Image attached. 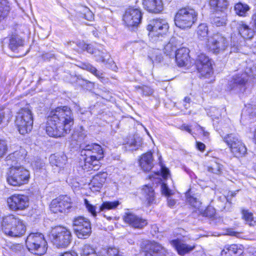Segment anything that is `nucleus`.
I'll return each mask as SVG.
<instances>
[{
	"label": "nucleus",
	"mask_w": 256,
	"mask_h": 256,
	"mask_svg": "<svg viewBox=\"0 0 256 256\" xmlns=\"http://www.w3.org/2000/svg\"><path fill=\"white\" fill-rule=\"evenodd\" d=\"M197 16V13L194 9L182 8L175 16V24L182 29L190 28L196 20Z\"/></svg>",
	"instance_id": "0eeeda50"
},
{
	"label": "nucleus",
	"mask_w": 256,
	"mask_h": 256,
	"mask_svg": "<svg viewBox=\"0 0 256 256\" xmlns=\"http://www.w3.org/2000/svg\"><path fill=\"white\" fill-rule=\"evenodd\" d=\"M222 170V166L217 162H214L211 166L208 168V172L214 174H219Z\"/></svg>",
	"instance_id": "37998d69"
},
{
	"label": "nucleus",
	"mask_w": 256,
	"mask_h": 256,
	"mask_svg": "<svg viewBox=\"0 0 256 256\" xmlns=\"http://www.w3.org/2000/svg\"><path fill=\"white\" fill-rule=\"evenodd\" d=\"M142 192L146 198L148 204H152L154 202L155 196L152 188L145 186L142 189Z\"/></svg>",
	"instance_id": "c85d7f7f"
},
{
	"label": "nucleus",
	"mask_w": 256,
	"mask_h": 256,
	"mask_svg": "<svg viewBox=\"0 0 256 256\" xmlns=\"http://www.w3.org/2000/svg\"><path fill=\"white\" fill-rule=\"evenodd\" d=\"M4 117V112L2 110L0 111V124Z\"/></svg>",
	"instance_id": "338daca9"
},
{
	"label": "nucleus",
	"mask_w": 256,
	"mask_h": 256,
	"mask_svg": "<svg viewBox=\"0 0 256 256\" xmlns=\"http://www.w3.org/2000/svg\"><path fill=\"white\" fill-rule=\"evenodd\" d=\"M161 191L163 194L166 196H168V206L172 208L176 204V201L172 199L170 196L171 194H172V190L168 188V186L166 184L163 182L161 185Z\"/></svg>",
	"instance_id": "c756f323"
},
{
	"label": "nucleus",
	"mask_w": 256,
	"mask_h": 256,
	"mask_svg": "<svg viewBox=\"0 0 256 256\" xmlns=\"http://www.w3.org/2000/svg\"><path fill=\"white\" fill-rule=\"evenodd\" d=\"M71 207V199L67 196H60L53 200L50 204V210L54 213L66 212Z\"/></svg>",
	"instance_id": "4468645a"
},
{
	"label": "nucleus",
	"mask_w": 256,
	"mask_h": 256,
	"mask_svg": "<svg viewBox=\"0 0 256 256\" xmlns=\"http://www.w3.org/2000/svg\"><path fill=\"white\" fill-rule=\"evenodd\" d=\"M228 45L227 38L220 32L213 34L208 37L206 42L208 48L215 54L224 50Z\"/></svg>",
	"instance_id": "9b49d317"
},
{
	"label": "nucleus",
	"mask_w": 256,
	"mask_h": 256,
	"mask_svg": "<svg viewBox=\"0 0 256 256\" xmlns=\"http://www.w3.org/2000/svg\"><path fill=\"white\" fill-rule=\"evenodd\" d=\"M222 137V140L227 144L231 152L235 156H242L246 154V146L238 135L230 134Z\"/></svg>",
	"instance_id": "6e6552de"
},
{
	"label": "nucleus",
	"mask_w": 256,
	"mask_h": 256,
	"mask_svg": "<svg viewBox=\"0 0 256 256\" xmlns=\"http://www.w3.org/2000/svg\"><path fill=\"white\" fill-rule=\"evenodd\" d=\"M196 146L197 148L200 151H203L205 148V145L203 143L198 142Z\"/></svg>",
	"instance_id": "e2e57ef3"
},
{
	"label": "nucleus",
	"mask_w": 256,
	"mask_h": 256,
	"mask_svg": "<svg viewBox=\"0 0 256 256\" xmlns=\"http://www.w3.org/2000/svg\"><path fill=\"white\" fill-rule=\"evenodd\" d=\"M72 225L74 233L78 238H86L92 233L90 222L84 216H78L74 218Z\"/></svg>",
	"instance_id": "9d476101"
},
{
	"label": "nucleus",
	"mask_w": 256,
	"mask_h": 256,
	"mask_svg": "<svg viewBox=\"0 0 256 256\" xmlns=\"http://www.w3.org/2000/svg\"><path fill=\"white\" fill-rule=\"evenodd\" d=\"M10 10L6 0H0V20L4 18Z\"/></svg>",
	"instance_id": "a19ab883"
},
{
	"label": "nucleus",
	"mask_w": 256,
	"mask_h": 256,
	"mask_svg": "<svg viewBox=\"0 0 256 256\" xmlns=\"http://www.w3.org/2000/svg\"><path fill=\"white\" fill-rule=\"evenodd\" d=\"M201 214L206 216L212 218L214 216L216 210L213 207L208 206Z\"/></svg>",
	"instance_id": "5fc2aeb1"
},
{
	"label": "nucleus",
	"mask_w": 256,
	"mask_h": 256,
	"mask_svg": "<svg viewBox=\"0 0 256 256\" xmlns=\"http://www.w3.org/2000/svg\"><path fill=\"white\" fill-rule=\"evenodd\" d=\"M86 50L89 53L93 54L98 53L99 54L100 53V51L97 50L94 48L92 46L87 44L86 47Z\"/></svg>",
	"instance_id": "bf43d9fd"
},
{
	"label": "nucleus",
	"mask_w": 256,
	"mask_h": 256,
	"mask_svg": "<svg viewBox=\"0 0 256 256\" xmlns=\"http://www.w3.org/2000/svg\"><path fill=\"white\" fill-rule=\"evenodd\" d=\"M248 76L245 72L244 74H241L240 75L234 76L232 78V84L234 85L232 86V88H234L236 86H244L248 82Z\"/></svg>",
	"instance_id": "72a5a7b5"
},
{
	"label": "nucleus",
	"mask_w": 256,
	"mask_h": 256,
	"mask_svg": "<svg viewBox=\"0 0 256 256\" xmlns=\"http://www.w3.org/2000/svg\"><path fill=\"white\" fill-rule=\"evenodd\" d=\"M83 17L88 21H92L94 19V15L88 8H85L83 10Z\"/></svg>",
	"instance_id": "603ef678"
},
{
	"label": "nucleus",
	"mask_w": 256,
	"mask_h": 256,
	"mask_svg": "<svg viewBox=\"0 0 256 256\" xmlns=\"http://www.w3.org/2000/svg\"><path fill=\"white\" fill-rule=\"evenodd\" d=\"M136 88L138 92L143 95L148 96L153 93V90L150 87L146 86H136Z\"/></svg>",
	"instance_id": "49530a36"
},
{
	"label": "nucleus",
	"mask_w": 256,
	"mask_h": 256,
	"mask_svg": "<svg viewBox=\"0 0 256 256\" xmlns=\"http://www.w3.org/2000/svg\"><path fill=\"white\" fill-rule=\"evenodd\" d=\"M22 42L20 39L12 38L10 40L9 48L12 50L14 52L16 50L18 46L22 44Z\"/></svg>",
	"instance_id": "a18cd8bd"
},
{
	"label": "nucleus",
	"mask_w": 256,
	"mask_h": 256,
	"mask_svg": "<svg viewBox=\"0 0 256 256\" xmlns=\"http://www.w3.org/2000/svg\"><path fill=\"white\" fill-rule=\"evenodd\" d=\"M81 153L85 158L83 161L80 162V168L86 172L99 168L100 160L103 158V150L100 145L96 144L86 145Z\"/></svg>",
	"instance_id": "f03ea898"
},
{
	"label": "nucleus",
	"mask_w": 256,
	"mask_h": 256,
	"mask_svg": "<svg viewBox=\"0 0 256 256\" xmlns=\"http://www.w3.org/2000/svg\"><path fill=\"white\" fill-rule=\"evenodd\" d=\"M242 218L246 224L250 226L256 224V217H254L252 213L248 210H242Z\"/></svg>",
	"instance_id": "473e14b6"
},
{
	"label": "nucleus",
	"mask_w": 256,
	"mask_h": 256,
	"mask_svg": "<svg viewBox=\"0 0 256 256\" xmlns=\"http://www.w3.org/2000/svg\"><path fill=\"white\" fill-rule=\"evenodd\" d=\"M49 160L52 166H55L60 168H62L66 164L67 158L66 156L64 154H54L50 156Z\"/></svg>",
	"instance_id": "a878e982"
},
{
	"label": "nucleus",
	"mask_w": 256,
	"mask_h": 256,
	"mask_svg": "<svg viewBox=\"0 0 256 256\" xmlns=\"http://www.w3.org/2000/svg\"><path fill=\"white\" fill-rule=\"evenodd\" d=\"M142 144V139L140 138H138L129 140L126 146V148L128 150H138Z\"/></svg>",
	"instance_id": "2f4dec72"
},
{
	"label": "nucleus",
	"mask_w": 256,
	"mask_h": 256,
	"mask_svg": "<svg viewBox=\"0 0 256 256\" xmlns=\"http://www.w3.org/2000/svg\"><path fill=\"white\" fill-rule=\"evenodd\" d=\"M82 256H98L94 248L90 244H85L82 250Z\"/></svg>",
	"instance_id": "79ce46f5"
},
{
	"label": "nucleus",
	"mask_w": 256,
	"mask_h": 256,
	"mask_svg": "<svg viewBox=\"0 0 256 256\" xmlns=\"http://www.w3.org/2000/svg\"><path fill=\"white\" fill-rule=\"evenodd\" d=\"M197 69L201 75L205 78H210L213 74L212 65H197Z\"/></svg>",
	"instance_id": "7c9ffc66"
},
{
	"label": "nucleus",
	"mask_w": 256,
	"mask_h": 256,
	"mask_svg": "<svg viewBox=\"0 0 256 256\" xmlns=\"http://www.w3.org/2000/svg\"><path fill=\"white\" fill-rule=\"evenodd\" d=\"M248 76H252L256 78V65H250L248 68H246L245 72Z\"/></svg>",
	"instance_id": "3c124183"
},
{
	"label": "nucleus",
	"mask_w": 256,
	"mask_h": 256,
	"mask_svg": "<svg viewBox=\"0 0 256 256\" xmlns=\"http://www.w3.org/2000/svg\"><path fill=\"white\" fill-rule=\"evenodd\" d=\"M243 252V249L240 246L228 245L222 251L221 256H240Z\"/></svg>",
	"instance_id": "5701e85b"
},
{
	"label": "nucleus",
	"mask_w": 256,
	"mask_h": 256,
	"mask_svg": "<svg viewBox=\"0 0 256 256\" xmlns=\"http://www.w3.org/2000/svg\"><path fill=\"white\" fill-rule=\"evenodd\" d=\"M238 28L239 34L244 38L250 39L254 36V31L242 22L238 24Z\"/></svg>",
	"instance_id": "bb28decb"
},
{
	"label": "nucleus",
	"mask_w": 256,
	"mask_h": 256,
	"mask_svg": "<svg viewBox=\"0 0 256 256\" xmlns=\"http://www.w3.org/2000/svg\"><path fill=\"white\" fill-rule=\"evenodd\" d=\"M249 8L248 5L240 2L236 4L234 6L236 13L240 16H244L246 13L249 10Z\"/></svg>",
	"instance_id": "58836bf2"
},
{
	"label": "nucleus",
	"mask_w": 256,
	"mask_h": 256,
	"mask_svg": "<svg viewBox=\"0 0 256 256\" xmlns=\"http://www.w3.org/2000/svg\"><path fill=\"white\" fill-rule=\"evenodd\" d=\"M226 234L234 236L236 238H240L241 234L239 232L234 231L233 229L229 228L226 230Z\"/></svg>",
	"instance_id": "4d7b16f0"
},
{
	"label": "nucleus",
	"mask_w": 256,
	"mask_h": 256,
	"mask_svg": "<svg viewBox=\"0 0 256 256\" xmlns=\"http://www.w3.org/2000/svg\"><path fill=\"white\" fill-rule=\"evenodd\" d=\"M243 114H249L250 116H253L256 114V108L252 104H248L246 106L245 109L242 111Z\"/></svg>",
	"instance_id": "09e8293b"
},
{
	"label": "nucleus",
	"mask_w": 256,
	"mask_h": 256,
	"mask_svg": "<svg viewBox=\"0 0 256 256\" xmlns=\"http://www.w3.org/2000/svg\"><path fill=\"white\" fill-rule=\"evenodd\" d=\"M153 158L151 152L142 154L139 160L141 168L144 172L150 171L153 167Z\"/></svg>",
	"instance_id": "4be33fe9"
},
{
	"label": "nucleus",
	"mask_w": 256,
	"mask_h": 256,
	"mask_svg": "<svg viewBox=\"0 0 256 256\" xmlns=\"http://www.w3.org/2000/svg\"><path fill=\"white\" fill-rule=\"evenodd\" d=\"M30 178V172L21 166L10 168L6 180L12 186H20L27 184Z\"/></svg>",
	"instance_id": "20e7f679"
},
{
	"label": "nucleus",
	"mask_w": 256,
	"mask_h": 256,
	"mask_svg": "<svg viewBox=\"0 0 256 256\" xmlns=\"http://www.w3.org/2000/svg\"><path fill=\"white\" fill-rule=\"evenodd\" d=\"M187 200L190 204L196 210H198L200 213L202 212L203 209L201 208L202 203L197 198L192 196H188L187 195Z\"/></svg>",
	"instance_id": "e433bc0d"
},
{
	"label": "nucleus",
	"mask_w": 256,
	"mask_h": 256,
	"mask_svg": "<svg viewBox=\"0 0 256 256\" xmlns=\"http://www.w3.org/2000/svg\"><path fill=\"white\" fill-rule=\"evenodd\" d=\"M7 202L12 210H24L28 206L29 198L25 195L14 194L8 198Z\"/></svg>",
	"instance_id": "ddd939ff"
},
{
	"label": "nucleus",
	"mask_w": 256,
	"mask_h": 256,
	"mask_svg": "<svg viewBox=\"0 0 256 256\" xmlns=\"http://www.w3.org/2000/svg\"><path fill=\"white\" fill-rule=\"evenodd\" d=\"M208 28L206 24H200L197 30V34L200 40H203L208 36Z\"/></svg>",
	"instance_id": "4c0bfd02"
},
{
	"label": "nucleus",
	"mask_w": 256,
	"mask_h": 256,
	"mask_svg": "<svg viewBox=\"0 0 256 256\" xmlns=\"http://www.w3.org/2000/svg\"><path fill=\"white\" fill-rule=\"evenodd\" d=\"M190 98L188 97L184 98L183 100L182 104L186 110L188 109L190 106Z\"/></svg>",
	"instance_id": "052dcab7"
},
{
	"label": "nucleus",
	"mask_w": 256,
	"mask_h": 256,
	"mask_svg": "<svg viewBox=\"0 0 256 256\" xmlns=\"http://www.w3.org/2000/svg\"><path fill=\"white\" fill-rule=\"evenodd\" d=\"M60 256H77V254L76 252H65L62 254Z\"/></svg>",
	"instance_id": "69168bd1"
},
{
	"label": "nucleus",
	"mask_w": 256,
	"mask_h": 256,
	"mask_svg": "<svg viewBox=\"0 0 256 256\" xmlns=\"http://www.w3.org/2000/svg\"><path fill=\"white\" fill-rule=\"evenodd\" d=\"M182 128H184V130L188 132L189 133L191 132V130L190 128L188 126H182Z\"/></svg>",
	"instance_id": "774afa93"
},
{
	"label": "nucleus",
	"mask_w": 256,
	"mask_h": 256,
	"mask_svg": "<svg viewBox=\"0 0 256 256\" xmlns=\"http://www.w3.org/2000/svg\"><path fill=\"white\" fill-rule=\"evenodd\" d=\"M8 150L7 143L6 140H0V158H2Z\"/></svg>",
	"instance_id": "864d4df0"
},
{
	"label": "nucleus",
	"mask_w": 256,
	"mask_h": 256,
	"mask_svg": "<svg viewBox=\"0 0 256 256\" xmlns=\"http://www.w3.org/2000/svg\"><path fill=\"white\" fill-rule=\"evenodd\" d=\"M42 58L45 62H48L50 61V59L54 58L53 54H46L43 56Z\"/></svg>",
	"instance_id": "680f3d73"
},
{
	"label": "nucleus",
	"mask_w": 256,
	"mask_h": 256,
	"mask_svg": "<svg viewBox=\"0 0 256 256\" xmlns=\"http://www.w3.org/2000/svg\"><path fill=\"white\" fill-rule=\"evenodd\" d=\"M0 228L4 234L12 238L23 236L26 230L24 222L13 214L2 218Z\"/></svg>",
	"instance_id": "7ed1b4c3"
},
{
	"label": "nucleus",
	"mask_w": 256,
	"mask_h": 256,
	"mask_svg": "<svg viewBox=\"0 0 256 256\" xmlns=\"http://www.w3.org/2000/svg\"><path fill=\"white\" fill-rule=\"evenodd\" d=\"M210 5L216 11L226 12L228 6L227 0H210Z\"/></svg>",
	"instance_id": "cd10ccee"
},
{
	"label": "nucleus",
	"mask_w": 256,
	"mask_h": 256,
	"mask_svg": "<svg viewBox=\"0 0 256 256\" xmlns=\"http://www.w3.org/2000/svg\"><path fill=\"white\" fill-rule=\"evenodd\" d=\"M189 50L186 48H182L176 51L175 58L177 64H186L188 62Z\"/></svg>",
	"instance_id": "b1692460"
},
{
	"label": "nucleus",
	"mask_w": 256,
	"mask_h": 256,
	"mask_svg": "<svg viewBox=\"0 0 256 256\" xmlns=\"http://www.w3.org/2000/svg\"><path fill=\"white\" fill-rule=\"evenodd\" d=\"M119 204L120 202L118 201L104 202L100 207L98 212L116 208Z\"/></svg>",
	"instance_id": "c9c22d12"
},
{
	"label": "nucleus",
	"mask_w": 256,
	"mask_h": 256,
	"mask_svg": "<svg viewBox=\"0 0 256 256\" xmlns=\"http://www.w3.org/2000/svg\"><path fill=\"white\" fill-rule=\"evenodd\" d=\"M170 243L176 250L178 254L182 256L190 252L196 248L194 244H188L184 240L179 239L172 240Z\"/></svg>",
	"instance_id": "6ab92c4d"
},
{
	"label": "nucleus",
	"mask_w": 256,
	"mask_h": 256,
	"mask_svg": "<svg viewBox=\"0 0 256 256\" xmlns=\"http://www.w3.org/2000/svg\"><path fill=\"white\" fill-rule=\"evenodd\" d=\"M74 124L72 112L68 106L58 107L48 116L46 132L52 137L64 136Z\"/></svg>",
	"instance_id": "f257e3e1"
},
{
	"label": "nucleus",
	"mask_w": 256,
	"mask_h": 256,
	"mask_svg": "<svg viewBox=\"0 0 256 256\" xmlns=\"http://www.w3.org/2000/svg\"><path fill=\"white\" fill-rule=\"evenodd\" d=\"M81 68L83 69L86 70L90 72L91 73L94 74L98 78H103L102 76L103 74L102 72L98 71L95 68L92 66V65H82V66Z\"/></svg>",
	"instance_id": "c03bdc74"
},
{
	"label": "nucleus",
	"mask_w": 256,
	"mask_h": 256,
	"mask_svg": "<svg viewBox=\"0 0 256 256\" xmlns=\"http://www.w3.org/2000/svg\"><path fill=\"white\" fill-rule=\"evenodd\" d=\"M160 173L162 177L164 179H166L168 176L170 175V171L168 168H167L166 166L163 165H161L160 168Z\"/></svg>",
	"instance_id": "6e6d98bb"
},
{
	"label": "nucleus",
	"mask_w": 256,
	"mask_h": 256,
	"mask_svg": "<svg viewBox=\"0 0 256 256\" xmlns=\"http://www.w3.org/2000/svg\"><path fill=\"white\" fill-rule=\"evenodd\" d=\"M196 61L200 64H212V60L204 54H200L198 56Z\"/></svg>",
	"instance_id": "de8ad7c7"
},
{
	"label": "nucleus",
	"mask_w": 256,
	"mask_h": 256,
	"mask_svg": "<svg viewBox=\"0 0 256 256\" xmlns=\"http://www.w3.org/2000/svg\"><path fill=\"white\" fill-rule=\"evenodd\" d=\"M26 242L28 250L35 254L41 256L46 251V242L41 233L30 234L27 237Z\"/></svg>",
	"instance_id": "39448f33"
},
{
	"label": "nucleus",
	"mask_w": 256,
	"mask_h": 256,
	"mask_svg": "<svg viewBox=\"0 0 256 256\" xmlns=\"http://www.w3.org/2000/svg\"><path fill=\"white\" fill-rule=\"evenodd\" d=\"M108 174L106 172H100L95 175L89 184V186L92 192H99L106 181Z\"/></svg>",
	"instance_id": "aec40b11"
},
{
	"label": "nucleus",
	"mask_w": 256,
	"mask_h": 256,
	"mask_svg": "<svg viewBox=\"0 0 256 256\" xmlns=\"http://www.w3.org/2000/svg\"><path fill=\"white\" fill-rule=\"evenodd\" d=\"M168 23L165 20L156 19L150 21L147 30L150 32V36H158L165 34L168 32Z\"/></svg>",
	"instance_id": "f8f14e48"
},
{
	"label": "nucleus",
	"mask_w": 256,
	"mask_h": 256,
	"mask_svg": "<svg viewBox=\"0 0 256 256\" xmlns=\"http://www.w3.org/2000/svg\"><path fill=\"white\" fill-rule=\"evenodd\" d=\"M176 46L174 38H172L170 42L164 46V52L166 55L171 56L176 52Z\"/></svg>",
	"instance_id": "f704fd0d"
},
{
	"label": "nucleus",
	"mask_w": 256,
	"mask_h": 256,
	"mask_svg": "<svg viewBox=\"0 0 256 256\" xmlns=\"http://www.w3.org/2000/svg\"><path fill=\"white\" fill-rule=\"evenodd\" d=\"M76 45L78 48V52H82L84 51L87 46V44H86L83 41L78 42Z\"/></svg>",
	"instance_id": "13d9d810"
},
{
	"label": "nucleus",
	"mask_w": 256,
	"mask_h": 256,
	"mask_svg": "<svg viewBox=\"0 0 256 256\" xmlns=\"http://www.w3.org/2000/svg\"><path fill=\"white\" fill-rule=\"evenodd\" d=\"M27 154L26 150L22 148L18 147V149L14 152L8 154L6 158V164L10 168L18 166V164H20L23 161Z\"/></svg>",
	"instance_id": "a211bd4d"
},
{
	"label": "nucleus",
	"mask_w": 256,
	"mask_h": 256,
	"mask_svg": "<svg viewBox=\"0 0 256 256\" xmlns=\"http://www.w3.org/2000/svg\"><path fill=\"white\" fill-rule=\"evenodd\" d=\"M144 8L153 13H158L163 9L162 0H142Z\"/></svg>",
	"instance_id": "412c9836"
},
{
	"label": "nucleus",
	"mask_w": 256,
	"mask_h": 256,
	"mask_svg": "<svg viewBox=\"0 0 256 256\" xmlns=\"http://www.w3.org/2000/svg\"><path fill=\"white\" fill-rule=\"evenodd\" d=\"M84 204L88 212H90L92 216L94 217L96 216L97 212H96V206L90 204L89 202L86 199L84 200Z\"/></svg>",
	"instance_id": "8fccbe9b"
},
{
	"label": "nucleus",
	"mask_w": 256,
	"mask_h": 256,
	"mask_svg": "<svg viewBox=\"0 0 256 256\" xmlns=\"http://www.w3.org/2000/svg\"><path fill=\"white\" fill-rule=\"evenodd\" d=\"M162 57L161 54L156 56L154 61H153V62H162Z\"/></svg>",
	"instance_id": "0e129e2a"
},
{
	"label": "nucleus",
	"mask_w": 256,
	"mask_h": 256,
	"mask_svg": "<svg viewBox=\"0 0 256 256\" xmlns=\"http://www.w3.org/2000/svg\"><path fill=\"white\" fill-rule=\"evenodd\" d=\"M141 248L142 249V252H140L141 256H160L163 250V248L160 244L148 240L142 242Z\"/></svg>",
	"instance_id": "dca6fc26"
},
{
	"label": "nucleus",
	"mask_w": 256,
	"mask_h": 256,
	"mask_svg": "<svg viewBox=\"0 0 256 256\" xmlns=\"http://www.w3.org/2000/svg\"><path fill=\"white\" fill-rule=\"evenodd\" d=\"M51 242L58 248H66L70 243L72 236L70 230L63 226H56L50 235Z\"/></svg>",
	"instance_id": "423d86ee"
},
{
	"label": "nucleus",
	"mask_w": 256,
	"mask_h": 256,
	"mask_svg": "<svg viewBox=\"0 0 256 256\" xmlns=\"http://www.w3.org/2000/svg\"><path fill=\"white\" fill-rule=\"evenodd\" d=\"M226 12L216 11L211 20L212 24L216 26H225L226 24Z\"/></svg>",
	"instance_id": "393cba45"
},
{
	"label": "nucleus",
	"mask_w": 256,
	"mask_h": 256,
	"mask_svg": "<svg viewBox=\"0 0 256 256\" xmlns=\"http://www.w3.org/2000/svg\"><path fill=\"white\" fill-rule=\"evenodd\" d=\"M118 254V250L115 248H103L98 252V256H114Z\"/></svg>",
	"instance_id": "ea45409f"
},
{
	"label": "nucleus",
	"mask_w": 256,
	"mask_h": 256,
	"mask_svg": "<svg viewBox=\"0 0 256 256\" xmlns=\"http://www.w3.org/2000/svg\"><path fill=\"white\" fill-rule=\"evenodd\" d=\"M122 218L125 223L135 228H142L148 224L146 220L130 212H126Z\"/></svg>",
	"instance_id": "f3484780"
},
{
	"label": "nucleus",
	"mask_w": 256,
	"mask_h": 256,
	"mask_svg": "<svg viewBox=\"0 0 256 256\" xmlns=\"http://www.w3.org/2000/svg\"><path fill=\"white\" fill-rule=\"evenodd\" d=\"M20 133L24 134L31 131L33 126V118L31 111L22 108L18 114L15 121Z\"/></svg>",
	"instance_id": "1a4fd4ad"
},
{
	"label": "nucleus",
	"mask_w": 256,
	"mask_h": 256,
	"mask_svg": "<svg viewBox=\"0 0 256 256\" xmlns=\"http://www.w3.org/2000/svg\"><path fill=\"white\" fill-rule=\"evenodd\" d=\"M142 18L140 10L130 7L126 10L123 20L128 26H136L140 22Z\"/></svg>",
	"instance_id": "2eb2a0df"
}]
</instances>
